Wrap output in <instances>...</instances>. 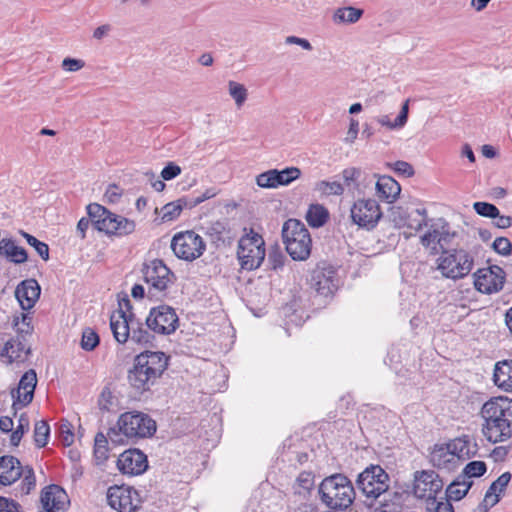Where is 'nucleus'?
<instances>
[{
  "mask_svg": "<svg viewBox=\"0 0 512 512\" xmlns=\"http://www.w3.org/2000/svg\"><path fill=\"white\" fill-rule=\"evenodd\" d=\"M142 274L151 297H160L174 280L173 272L159 259L145 263Z\"/></svg>",
  "mask_w": 512,
  "mask_h": 512,
  "instance_id": "obj_9",
  "label": "nucleus"
},
{
  "mask_svg": "<svg viewBox=\"0 0 512 512\" xmlns=\"http://www.w3.org/2000/svg\"><path fill=\"white\" fill-rule=\"evenodd\" d=\"M99 344L98 334L91 328L84 329L81 339V347L86 351H91Z\"/></svg>",
  "mask_w": 512,
  "mask_h": 512,
  "instance_id": "obj_47",
  "label": "nucleus"
},
{
  "mask_svg": "<svg viewBox=\"0 0 512 512\" xmlns=\"http://www.w3.org/2000/svg\"><path fill=\"white\" fill-rule=\"evenodd\" d=\"M228 94L237 108H241L248 99V89L241 83L230 80L227 84Z\"/></svg>",
  "mask_w": 512,
  "mask_h": 512,
  "instance_id": "obj_39",
  "label": "nucleus"
},
{
  "mask_svg": "<svg viewBox=\"0 0 512 512\" xmlns=\"http://www.w3.org/2000/svg\"><path fill=\"white\" fill-rule=\"evenodd\" d=\"M389 481L388 474L379 465H371L359 474L356 484L365 497L367 508H372L374 501L388 492Z\"/></svg>",
  "mask_w": 512,
  "mask_h": 512,
  "instance_id": "obj_7",
  "label": "nucleus"
},
{
  "mask_svg": "<svg viewBox=\"0 0 512 512\" xmlns=\"http://www.w3.org/2000/svg\"><path fill=\"white\" fill-rule=\"evenodd\" d=\"M282 238L287 253L293 260L304 261L311 253L312 240L304 223L288 219L282 227Z\"/></svg>",
  "mask_w": 512,
  "mask_h": 512,
  "instance_id": "obj_5",
  "label": "nucleus"
},
{
  "mask_svg": "<svg viewBox=\"0 0 512 512\" xmlns=\"http://www.w3.org/2000/svg\"><path fill=\"white\" fill-rule=\"evenodd\" d=\"M181 174V168L174 162H169L161 171L163 180L169 181Z\"/></svg>",
  "mask_w": 512,
  "mask_h": 512,
  "instance_id": "obj_58",
  "label": "nucleus"
},
{
  "mask_svg": "<svg viewBox=\"0 0 512 512\" xmlns=\"http://www.w3.org/2000/svg\"><path fill=\"white\" fill-rule=\"evenodd\" d=\"M382 215L379 203L372 198H359L350 208L352 223L367 231L373 230L378 225Z\"/></svg>",
  "mask_w": 512,
  "mask_h": 512,
  "instance_id": "obj_11",
  "label": "nucleus"
},
{
  "mask_svg": "<svg viewBox=\"0 0 512 512\" xmlns=\"http://www.w3.org/2000/svg\"><path fill=\"white\" fill-rule=\"evenodd\" d=\"M40 291V286L35 279H27L17 285L15 297L23 310H30L39 299Z\"/></svg>",
  "mask_w": 512,
  "mask_h": 512,
  "instance_id": "obj_23",
  "label": "nucleus"
},
{
  "mask_svg": "<svg viewBox=\"0 0 512 512\" xmlns=\"http://www.w3.org/2000/svg\"><path fill=\"white\" fill-rule=\"evenodd\" d=\"M256 183L261 188H277L275 169L268 170L256 177Z\"/></svg>",
  "mask_w": 512,
  "mask_h": 512,
  "instance_id": "obj_48",
  "label": "nucleus"
},
{
  "mask_svg": "<svg viewBox=\"0 0 512 512\" xmlns=\"http://www.w3.org/2000/svg\"><path fill=\"white\" fill-rule=\"evenodd\" d=\"M217 193L218 192L215 188H208L204 192L200 193L199 195L194 196L190 199H187L188 207L193 208V207L197 206L198 204L215 197L217 195Z\"/></svg>",
  "mask_w": 512,
  "mask_h": 512,
  "instance_id": "obj_54",
  "label": "nucleus"
},
{
  "mask_svg": "<svg viewBox=\"0 0 512 512\" xmlns=\"http://www.w3.org/2000/svg\"><path fill=\"white\" fill-rule=\"evenodd\" d=\"M493 248L497 253L507 256L512 251V244L508 238L498 237L493 242Z\"/></svg>",
  "mask_w": 512,
  "mask_h": 512,
  "instance_id": "obj_56",
  "label": "nucleus"
},
{
  "mask_svg": "<svg viewBox=\"0 0 512 512\" xmlns=\"http://www.w3.org/2000/svg\"><path fill=\"white\" fill-rule=\"evenodd\" d=\"M184 207H188L187 198H181L175 202L167 203L161 208L162 220L168 222L176 219L181 214Z\"/></svg>",
  "mask_w": 512,
  "mask_h": 512,
  "instance_id": "obj_38",
  "label": "nucleus"
},
{
  "mask_svg": "<svg viewBox=\"0 0 512 512\" xmlns=\"http://www.w3.org/2000/svg\"><path fill=\"white\" fill-rule=\"evenodd\" d=\"M329 212L321 204H311L306 213V220L311 227H322L328 220Z\"/></svg>",
  "mask_w": 512,
  "mask_h": 512,
  "instance_id": "obj_34",
  "label": "nucleus"
},
{
  "mask_svg": "<svg viewBox=\"0 0 512 512\" xmlns=\"http://www.w3.org/2000/svg\"><path fill=\"white\" fill-rule=\"evenodd\" d=\"M237 257L245 270L258 268L265 258L264 240L261 235L253 232L241 237L238 243Z\"/></svg>",
  "mask_w": 512,
  "mask_h": 512,
  "instance_id": "obj_8",
  "label": "nucleus"
},
{
  "mask_svg": "<svg viewBox=\"0 0 512 512\" xmlns=\"http://www.w3.org/2000/svg\"><path fill=\"white\" fill-rule=\"evenodd\" d=\"M447 444L459 465L474 457L478 451L476 441L468 435L457 437L449 441Z\"/></svg>",
  "mask_w": 512,
  "mask_h": 512,
  "instance_id": "obj_24",
  "label": "nucleus"
},
{
  "mask_svg": "<svg viewBox=\"0 0 512 512\" xmlns=\"http://www.w3.org/2000/svg\"><path fill=\"white\" fill-rule=\"evenodd\" d=\"M486 464L483 461H472L469 462L464 470L463 475L466 479L470 480L472 477H480L486 472Z\"/></svg>",
  "mask_w": 512,
  "mask_h": 512,
  "instance_id": "obj_45",
  "label": "nucleus"
},
{
  "mask_svg": "<svg viewBox=\"0 0 512 512\" xmlns=\"http://www.w3.org/2000/svg\"><path fill=\"white\" fill-rule=\"evenodd\" d=\"M60 440L65 446H70L74 441L72 425L68 421H64L59 427Z\"/></svg>",
  "mask_w": 512,
  "mask_h": 512,
  "instance_id": "obj_52",
  "label": "nucleus"
},
{
  "mask_svg": "<svg viewBox=\"0 0 512 512\" xmlns=\"http://www.w3.org/2000/svg\"><path fill=\"white\" fill-rule=\"evenodd\" d=\"M28 427H29L28 419L24 416H21L19 419V424H18L17 428L12 432L11 437H10V442L12 445L17 446L20 443L21 438H22L24 432L28 429Z\"/></svg>",
  "mask_w": 512,
  "mask_h": 512,
  "instance_id": "obj_51",
  "label": "nucleus"
},
{
  "mask_svg": "<svg viewBox=\"0 0 512 512\" xmlns=\"http://www.w3.org/2000/svg\"><path fill=\"white\" fill-rule=\"evenodd\" d=\"M135 323L136 318L131 311L129 300L119 302V309L110 316V328L115 340L120 344L126 343Z\"/></svg>",
  "mask_w": 512,
  "mask_h": 512,
  "instance_id": "obj_14",
  "label": "nucleus"
},
{
  "mask_svg": "<svg viewBox=\"0 0 512 512\" xmlns=\"http://www.w3.org/2000/svg\"><path fill=\"white\" fill-rule=\"evenodd\" d=\"M87 213L94 222L95 228L109 236H128L136 229L134 220L115 214L98 203L89 204Z\"/></svg>",
  "mask_w": 512,
  "mask_h": 512,
  "instance_id": "obj_4",
  "label": "nucleus"
},
{
  "mask_svg": "<svg viewBox=\"0 0 512 512\" xmlns=\"http://www.w3.org/2000/svg\"><path fill=\"white\" fill-rule=\"evenodd\" d=\"M40 501L42 504L40 512H58L65 510L69 504L67 493L58 485L45 487L41 492Z\"/></svg>",
  "mask_w": 512,
  "mask_h": 512,
  "instance_id": "obj_20",
  "label": "nucleus"
},
{
  "mask_svg": "<svg viewBox=\"0 0 512 512\" xmlns=\"http://www.w3.org/2000/svg\"><path fill=\"white\" fill-rule=\"evenodd\" d=\"M311 287L322 296H329L338 287L336 273L331 268H317L311 276Z\"/></svg>",
  "mask_w": 512,
  "mask_h": 512,
  "instance_id": "obj_22",
  "label": "nucleus"
},
{
  "mask_svg": "<svg viewBox=\"0 0 512 512\" xmlns=\"http://www.w3.org/2000/svg\"><path fill=\"white\" fill-rule=\"evenodd\" d=\"M146 325L157 334L168 335L176 330L178 316L172 307L160 305L150 310L146 318Z\"/></svg>",
  "mask_w": 512,
  "mask_h": 512,
  "instance_id": "obj_15",
  "label": "nucleus"
},
{
  "mask_svg": "<svg viewBox=\"0 0 512 512\" xmlns=\"http://www.w3.org/2000/svg\"><path fill=\"white\" fill-rule=\"evenodd\" d=\"M322 502L333 510H345L355 499V490L351 481L342 474L325 478L319 487Z\"/></svg>",
  "mask_w": 512,
  "mask_h": 512,
  "instance_id": "obj_3",
  "label": "nucleus"
},
{
  "mask_svg": "<svg viewBox=\"0 0 512 512\" xmlns=\"http://www.w3.org/2000/svg\"><path fill=\"white\" fill-rule=\"evenodd\" d=\"M379 504L374 501V506L369 508L371 512H401L400 495L398 493H385Z\"/></svg>",
  "mask_w": 512,
  "mask_h": 512,
  "instance_id": "obj_33",
  "label": "nucleus"
},
{
  "mask_svg": "<svg viewBox=\"0 0 512 512\" xmlns=\"http://www.w3.org/2000/svg\"><path fill=\"white\" fill-rule=\"evenodd\" d=\"M408 114H409V99H407L402 104L400 113L394 121H391L390 117L388 115H379L375 118V120L379 125L386 127L389 130L400 129L406 125L407 120H408Z\"/></svg>",
  "mask_w": 512,
  "mask_h": 512,
  "instance_id": "obj_32",
  "label": "nucleus"
},
{
  "mask_svg": "<svg viewBox=\"0 0 512 512\" xmlns=\"http://www.w3.org/2000/svg\"><path fill=\"white\" fill-rule=\"evenodd\" d=\"M205 242L194 231L175 234L171 241V249L176 257L185 261L199 258L205 251Z\"/></svg>",
  "mask_w": 512,
  "mask_h": 512,
  "instance_id": "obj_12",
  "label": "nucleus"
},
{
  "mask_svg": "<svg viewBox=\"0 0 512 512\" xmlns=\"http://www.w3.org/2000/svg\"><path fill=\"white\" fill-rule=\"evenodd\" d=\"M50 428L45 421H38L34 427V440L38 447H44L49 438Z\"/></svg>",
  "mask_w": 512,
  "mask_h": 512,
  "instance_id": "obj_43",
  "label": "nucleus"
},
{
  "mask_svg": "<svg viewBox=\"0 0 512 512\" xmlns=\"http://www.w3.org/2000/svg\"><path fill=\"white\" fill-rule=\"evenodd\" d=\"M471 486L472 481L460 475L448 486L446 494L450 499L459 501L468 493Z\"/></svg>",
  "mask_w": 512,
  "mask_h": 512,
  "instance_id": "obj_36",
  "label": "nucleus"
},
{
  "mask_svg": "<svg viewBox=\"0 0 512 512\" xmlns=\"http://www.w3.org/2000/svg\"><path fill=\"white\" fill-rule=\"evenodd\" d=\"M20 234L26 239L27 243L36 250L38 255L44 261H47L49 259V247L46 243L41 242L36 237H34L24 231H20Z\"/></svg>",
  "mask_w": 512,
  "mask_h": 512,
  "instance_id": "obj_42",
  "label": "nucleus"
},
{
  "mask_svg": "<svg viewBox=\"0 0 512 512\" xmlns=\"http://www.w3.org/2000/svg\"><path fill=\"white\" fill-rule=\"evenodd\" d=\"M483 420L482 434L493 444L508 441L512 437V399L506 396L492 397L480 410Z\"/></svg>",
  "mask_w": 512,
  "mask_h": 512,
  "instance_id": "obj_1",
  "label": "nucleus"
},
{
  "mask_svg": "<svg viewBox=\"0 0 512 512\" xmlns=\"http://www.w3.org/2000/svg\"><path fill=\"white\" fill-rule=\"evenodd\" d=\"M361 176V169L356 167L346 168L342 172V178L347 186H351L353 184L358 187Z\"/></svg>",
  "mask_w": 512,
  "mask_h": 512,
  "instance_id": "obj_50",
  "label": "nucleus"
},
{
  "mask_svg": "<svg viewBox=\"0 0 512 512\" xmlns=\"http://www.w3.org/2000/svg\"><path fill=\"white\" fill-rule=\"evenodd\" d=\"M2 256L15 264H22L28 259L26 250L9 238L0 240V257Z\"/></svg>",
  "mask_w": 512,
  "mask_h": 512,
  "instance_id": "obj_30",
  "label": "nucleus"
},
{
  "mask_svg": "<svg viewBox=\"0 0 512 512\" xmlns=\"http://www.w3.org/2000/svg\"><path fill=\"white\" fill-rule=\"evenodd\" d=\"M473 208L477 214L483 217L494 218L498 216L499 209L495 205L487 202H475Z\"/></svg>",
  "mask_w": 512,
  "mask_h": 512,
  "instance_id": "obj_49",
  "label": "nucleus"
},
{
  "mask_svg": "<svg viewBox=\"0 0 512 512\" xmlns=\"http://www.w3.org/2000/svg\"><path fill=\"white\" fill-rule=\"evenodd\" d=\"M168 366V357L160 351H145L136 356L128 373L130 385L144 392L154 385Z\"/></svg>",
  "mask_w": 512,
  "mask_h": 512,
  "instance_id": "obj_2",
  "label": "nucleus"
},
{
  "mask_svg": "<svg viewBox=\"0 0 512 512\" xmlns=\"http://www.w3.org/2000/svg\"><path fill=\"white\" fill-rule=\"evenodd\" d=\"M0 512H21L20 505L7 498H0Z\"/></svg>",
  "mask_w": 512,
  "mask_h": 512,
  "instance_id": "obj_63",
  "label": "nucleus"
},
{
  "mask_svg": "<svg viewBox=\"0 0 512 512\" xmlns=\"http://www.w3.org/2000/svg\"><path fill=\"white\" fill-rule=\"evenodd\" d=\"M474 265L473 256L464 249L443 250L435 261V269L442 277L459 280L467 276Z\"/></svg>",
  "mask_w": 512,
  "mask_h": 512,
  "instance_id": "obj_6",
  "label": "nucleus"
},
{
  "mask_svg": "<svg viewBox=\"0 0 512 512\" xmlns=\"http://www.w3.org/2000/svg\"><path fill=\"white\" fill-rule=\"evenodd\" d=\"M430 462L433 466L447 471L459 466L447 443L434 445L430 453Z\"/></svg>",
  "mask_w": 512,
  "mask_h": 512,
  "instance_id": "obj_26",
  "label": "nucleus"
},
{
  "mask_svg": "<svg viewBox=\"0 0 512 512\" xmlns=\"http://www.w3.org/2000/svg\"><path fill=\"white\" fill-rule=\"evenodd\" d=\"M493 381L502 391H512V360H502L495 364Z\"/></svg>",
  "mask_w": 512,
  "mask_h": 512,
  "instance_id": "obj_28",
  "label": "nucleus"
},
{
  "mask_svg": "<svg viewBox=\"0 0 512 512\" xmlns=\"http://www.w3.org/2000/svg\"><path fill=\"white\" fill-rule=\"evenodd\" d=\"M315 485V478L311 472H301L295 480L293 485L294 495L300 499H307Z\"/></svg>",
  "mask_w": 512,
  "mask_h": 512,
  "instance_id": "obj_31",
  "label": "nucleus"
},
{
  "mask_svg": "<svg viewBox=\"0 0 512 512\" xmlns=\"http://www.w3.org/2000/svg\"><path fill=\"white\" fill-rule=\"evenodd\" d=\"M428 512H454L452 504L448 499L438 500L436 496L429 499L426 503Z\"/></svg>",
  "mask_w": 512,
  "mask_h": 512,
  "instance_id": "obj_44",
  "label": "nucleus"
},
{
  "mask_svg": "<svg viewBox=\"0 0 512 512\" xmlns=\"http://www.w3.org/2000/svg\"><path fill=\"white\" fill-rule=\"evenodd\" d=\"M439 237V228H431L420 237V243L431 255H436L441 252Z\"/></svg>",
  "mask_w": 512,
  "mask_h": 512,
  "instance_id": "obj_37",
  "label": "nucleus"
},
{
  "mask_svg": "<svg viewBox=\"0 0 512 512\" xmlns=\"http://www.w3.org/2000/svg\"><path fill=\"white\" fill-rule=\"evenodd\" d=\"M440 234V243H441V252L443 250H448L447 247L451 244L452 239L455 236V233H451L445 226L439 228Z\"/></svg>",
  "mask_w": 512,
  "mask_h": 512,
  "instance_id": "obj_62",
  "label": "nucleus"
},
{
  "mask_svg": "<svg viewBox=\"0 0 512 512\" xmlns=\"http://www.w3.org/2000/svg\"><path fill=\"white\" fill-rule=\"evenodd\" d=\"M392 222L397 228H407L411 232H404L405 238H409L427 225V211L424 208L405 210L396 207L392 211Z\"/></svg>",
  "mask_w": 512,
  "mask_h": 512,
  "instance_id": "obj_17",
  "label": "nucleus"
},
{
  "mask_svg": "<svg viewBox=\"0 0 512 512\" xmlns=\"http://www.w3.org/2000/svg\"><path fill=\"white\" fill-rule=\"evenodd\" d=\"M113 395L108 389H104L99 398V406L103 410H110L113 405Z\"/></svg>",
  "mask_w": 512,
  "mask_h": 512,
  "instance_id": "obj_64",
  "label": "nucleus"
},
{
  "mask_svg": "<svg viewBox=\"0 0 512 512\" xmlns=\"http://www.w3.org/2000/svg\"><path fill=\"white\" fill-rule=\"evenodd\" d=\"M22 475V466L19 460L13 456L0 458V483L11 485Z\"/></svg>",
  "mask_w": 512,
  "mask_h": 512,
  "instance_id": "obj_27",
  "label": "nucleus"
},
{
  "mask_svg": "<svg viewBox=\"0 0 512 512\" xmlns=\"http://www.w3.org/2000/svg\"><path fill=\"white\" fill-rule=\"evenodd\" d=\"M117 467L127 475H140L148 467L146 455L138 449H130L120 454Z\"/></svg>",
  "mask_w": 512,
  "mask_h": 512,
  "instance_id": "obj_19",
  "label": "nucleus"
},
{
  "mask_svg": "<svg viewBox=\"0 0 512 512\" xmlns=\"http://www.w3.org/2000/svg\"><path fill=\"white\" fill-rule=\"evenodd\" d=\"M118 431L127 438H146L156 431V422L141 412L123 413L117 422Z\"/></svg>",
  "mask_w": 512,
  "mask_h": 512,
  "instance_id": "obj_10",
  "label": "nucleus"
},
{
  "mask_svg": "<svg viewBox=\"0 0 512 512\" xmlns=\"http://www.w3.org/2000/svg\"><path fill=\"white\" fill-rule=\"evenodd\" d=\"M131 339L136 343H148L150 341V334L140 327V323L137 320L133 328H131Z\"/></svg>",
  "mask_w": 512,
  "mask_h": 512,
  "instance_id": "obj_53",
  "label": "nucleus"
},
{
  "mask_svg": "<svg viewBox=\"0 0 512 512\" xmlns=\"http://www.w3.org/2000/svg\"><path fill=\"white\" fill-rule=\"evenodd\" d=\"M362 15V10L354 7H345L338 9L333 16V20L336 23H355Z\"/></svg>",
  "mask_w": 512,
  "mask_h": 512,
  "instance_id": "obj_40",
  "label": "nucleus"
},
{
  "mask_svg": "<svg viewBox=\"0 0 512 512\" xmlns=\"http://www.w3.org/2000/svg\"><path fill=\"white\" fill-rule=\"evenodd\" d=\"M300 175L301 171L297 167H289L281 171L275 169V177L278 187L289 185L291 182L298 179Z\"/></svg>",
  "mask_w": 512,
  "mask_h": 512,
  "instance_id": "obj_41",
  "label": "nucleus"
},
{
  "mask_svg": "<svg viewBox=\"0 0 512 512\" xmlns=\"http://www.w3.org/2000/svg\"><path fill=\"white\" fill-rule=\"evenodd\" d=\"M23 480L22 490L25 494H28L35 487V476L32 468L26 467L22 469Z\"/></svg>",
  "mask_w": 512,
  "mask_h": 512,
  "instance_id": "obj_55",
  "label": "nucleus"
},
{
  "mask_svg": "<svg viewBox=\"0 0 512 512\" xmlns=\"http://www.w3.org/2000/svg\"><path fill=\"white\" fill-rule=\"evenodd\" d=\"M284 260V255L278 250L271 251L268 254V262L274 270L281 268L284 264Z\"/></svg>",
  "mask_w": 512,
  "mask_h": 512,
  "instance_id": "obj_61",
  "label": "nucleus"
},
{
  "mask_svg": "<svg viewBox=\"0 0 512 512\" xmlns=\"http://www.w3.org/2000/svg\"><path fill=\"white\" fill-rule=\"evenodd\" d=\"M443 488V481L434 471L416 472L414 476L413 492L417 498L428 501L437 496Z\"/></svg>",
  "mask_w": 512,
  "mask_h": 512,
  "instance_id": "obj_18",
  "label": "nucleus"
},
{
  "mask_svg": "<svg viewBox=\"0 0 512 512\" xmlns=\"http://www.w3.org/2000/svg\"><path fill=\"white\" fill-rule=\"evenodd\" d=\"M374 178H377L375 183L376 195L379 199L386 201L387 203H393L401 192V187L399 183L390 176L383 175L378 176L377 174L373 175Z\"/></svg>",
  "mask_w": 512,
  "mask_h": 512,
  "instance_id": "obj_25",
  "label": "nucleus"
},
{
  "mask_svg": "<svg viewBox=\"0 0 512 512\" xmlns=\"http://www.w3.org/2000/svg\"><path fill=\"white\" fill-rule=\"evenodd\" d=\"M94 456L99 462L108 458L107 439L101 433L95 436Z\"/></svg>",
  "mask_w": 512,
  "mask_h": 512,
  "instance_id": "obj_46",
  "label": "nucleus"
},
{
  "mask_svg": "<svg viewBox=\"0 0 512 512\" xmlns=\"http://www.w3.org/2000/svg\"><path fill=\"white\" fill-rule=\"evenodd\" d=\"M106 497L109 506L118 512H135L140 506L138 492L129 486H112Z\"/></svg>",
  "mask_w": 512,
  "mask_h": 512,
  "instance_id": "obj_16",
  "label": "nucleus"
},
{
  "mask_svg": "<svg viewBox=\"0 0 512 512\" xmlns=\"http://www.w3.org/2000/svg\"><path fill=\"white\" fill-rule=\"evenodd\" d=\"M511 480V474L509 472H504L501 474L490 486L491 490L502 493Z\"/></svg>",
  "mask_w": 512,
  "mask_h": 512,
  "instance_id": "obj_59",
  "label": "nucleus"
},
{
  "mask_svg": "<svg viewBox=\"0 0 512 512\" xmlns=\"http://www.w3.org/2000/svg\"><path fill=\"white\" fill-rule=\"evenodd\" d=\"M313 191L320 197L340 196L344 186L338 181L320 180L314 184Z\"/></svg>",
  "mask_w": 512,
  "mask_h": 512,
  "instance_id": "obj_35",
  "label": "nucleus"
},
{
  "mask_svg": "<svg viewBox=\"0 0 512 512\" xmlns=\"http://www.w3.org/2000/svg\"><path fill=\"white\" fill-rule=\"evenodd\" d=\"M84 61L74 58H65L62 61V68L69 72H76L84 67Z\"/></svg>",
  "mask_w": 512,
  "mask_h": 512,
  "instance_id": "obj_60",
  "label": "nucleus"
},
{
  "mask_svg": "<svg viewBox=\"0 0 512 512\" xmlns=\"http://www.w3.org/2000/svg\"><path fill=\"white\" fill-rule=\"evenodd\" d=\"M29 353L26 345L18 338L8 340L0 354L7 364L23 362Z\"/></svg>",
  "mask_w": 512,
  "mask_h": 512,
  "instance_id": "obj_29",
  "label": "nucleus"
},
{
  "mask_svg": "<svg viewBox=\"0 0 512 512\" xmlns=\"http://www.w3.org/2000/svg\"><path fill=\"white\" fill-rule=\"evenodd\" d=\"M36 384V372L33 369L25 372L19 381L17 389L11 392L12 398L14 399L13 407L17 405L23 407L30 404L33 400Z\"/></svg>",
  "mask_w": 512,
  "mask_h": 512,
  "instance_id": "obj_21",
  "label": "nucleus"
},
{
  "mask_svg": "<svg viewBox=\"0 0 512 512\" xmlns=\"http://www.w3.org/2000/svg\"><path fill=\"white\" fill-rule=\"evenodd\" d=\"M506 282V273L498 265L479 268L473 273L474 288L486 295L500 292Z\"/></svg>",
  "mask_w": 512,
  "mask_h": 512,
  "instance_id": "obj_13",
  "label": "nucleus"
},
{
  "mask_svg": "<svg viewBox=\"0 0 512 512\" xmlns=\"http://www.w3.org/2000/svg\"><path fill=\"white\" fill-rule=\"evenodd\" d=\"M121 196L122 189L115 184H111L105 191L104 199L107 203L115 204L120 200Z\"/></svg>",
  "mask_w": 512,
  "mask_h": 512,
  "instance_id": "obj_57",
  "label": "nucleus"
}]
</instances>
